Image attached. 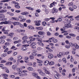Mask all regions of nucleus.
I'll use <instances>...</instances> for the list:
<instances>
[{"label": "nucleus", "instance_id": "f257e3e1", "mask_svg": "<svg viewBox=\"0 0 79 79\" xmlns=\"http://www.w3.org/2000/svg\"><path fill=\"white\" fill-rule=\"evenodd\" d=\"M28 46H29V45H27V44H24L22 45V47L21 48V50H23V51H24L25 50H26L27 49L25 47H28Z\"/></svg>", "mask_w": 79, "mask_h": 79}, {"label": "nucleus", "instance_id": "f03ea898", "mask_svg": "<svg viewBox=\"0 0 79 79\" xmlns=\"http://www.w3.org/2000/svg\"><path fill=\"white\" fill-rule=\"evenodd\" d=\"M19 18H20V19H21L22 20H20V21L21 22H24L25 21H26V19H24V16H19L18 17Z\"/></svg>", "mask_w": 79, "mask_h": 79}, {"label": "nucleus", "instance_id": "7ed1b4c3", "mask_svg": "<svg viewBox=\"0 0 79 79\" xmlns=\"http://www.w3.org/2000/svg\"><path fill=\"white\" fill-rule=\"evenodd\" d=\"M19 76H21V77H23V76H26L27 75V73H23V72H20L19 73Z\"/></svg>", "mask_w": 79, "mask_h": 79}, {"label": "nucleus", "instance_id": "20e7f679", "mask_svg": "<svg viewBox=\"0 0 79 79\" xmlns=\"http://www.w3.org/2000/svg\"><path fill=\"white\" fill-rule=\"evenodd\" d=\"M71 27V24L69 23L68 24H65L64 26L63 27L64 29H66L67 27Z\"/></svg>", "mask_w": 79, "mask_h": 79}, {"label": "nucleus", "instance_id": "39448f33", "mask_svg": "<svg viewBox=\"0 0 79 79\" xmlns=\"http://www.w3.org/2000/svg\"><path fill=\"white\" fill-rule=\"evenodd\" d=\"M13 3H15V6L16 8H20V6L19 5V3L18 2L15 3V2H13Z\"/></svg>", "mask_w": 79, "mask_h": 79}, {"label": "nucleus", "instance_id": "423d86ee", "mask_svg": "<svg viewBox=\"0 0 79 79\" xmlns=\"http://www.w3.org/2000/svg\"><path fill=\"white\" fill-rule=\"evenodd\" d=\"M10 24V22L6 21L3 22H1L0 23V24Z\"/></svg>", "mask_w": 79, "mask_h": 79}, {"label": "nucleus", "instance_id": "0eeeda50", "mask_svg": "<svg viewBox=\"0 0 79 79\" xmlns=\"http://www.w3.org/2000/svg\"><path fill=\"white\" fill-rule=\"evenodd\" d=\"M21 15H29V12H24L21 13Z\"/></svg>", "mask_w": 79, "mask_h": 79}, {"label": "nucleus", "instance_id": "6e6552de", "mask_svg": "<svg viewBox=\"0 0 79 79\" xmlns=\"http://www.w3.org/2000/svg\"><path fill=\"white\" fill-rule=\"evenodd\" d=\"M32 51L33 52H34L32 54V55L34 56H35V53L37 52V51L35 49L33 50H32Z\"/></svg>", "mask_w": 79, "mask_h": 79}, {"label": "nucleus", "instance_id": "1a4fd4ad", "mask_svg": "<svg viewBox=\"0 0 79 79\" xmlns=\"http://www.w3.org/2000/svg\"><path fill=\"white\" fill-rule=\"evenodd\" d=\"M58 10L56 9L53 10H52V13L54 14L55 13H58Z\"/></svg>", "mask_w": 79, "mask_h": 79}, {"label": "nucleus", "instance_id": "9d476101", "mask_svg": "<svg viewBox=\"0 0 79 79\" xmlns=\"http://www.w3.org/2000/svg\"><path fill=\"white\" fill-rule=\"evenodd\" d=\"M38 34L40 35H44L45 34V33L44 32V31H39L38 32Z\"/></svg>", "mask_w": 79, "mask_h": 79}, {"label": "nucleus", "instance_id": "9b49d317", "mask_svg": "<svg viewBox=\"0 0 79 79\" xmlns=\"http://www.w3.org/2000/svg\"><path fill=\"white\" fill-rule=\"evenodd\" d=\"M50 19H52V21H51V23H55V20H54L55 19V18L52 17V18H50Z\"/></svg>", "mask_w": 79, "mask_h": 79}, {"label": "nucleus", "instance_id": "f8f14e48", "mask_svg": "<svg viewBox=\"0 0 79 79\" xmlns=\"http://www.w3.org/2000/svg\"><path fill=\"white\" fill-rule=\"evenodd\" d=\"M48 64H49V61L48 60H47L46 61L44 62V64L46 66H47V65Z\"/></svg>", "mask_w": 79, "mask_h": 79}, {"label": "nucleus", "instance_id": "ddd939ff", "mask_svg": "<svg viewBox=\"0 0 79 79\" xmlns=\"http://www.w3.org/2000/svg\"><path fill=\"white\" fill-rule=\"evenodd\" d=\"M27 69L29 71H33V70H34V69H33V68H32L31 67H29L27 68Z\"/></svg>", "mask_w": 79, "mask_h": 79}, {"label": "nucleus", "instance_id": "4468645a", "mask_svg": "<svg viewBox=\"0 0 79 79\" xmlns=\"http://www.w3.org/2000/svg\"><path fill=\"white\" fill-rule=\"evenodd\" d=\"M52 40L53 42H54V43H56V42H58V40H57L54 38H53V39H52Z\"/></svg>", "mask_w": 79, "mask_h": 79}, {"label": "nucleus", "instance_id": "2eb2a0df", "mask_svg": "<svg viewBox=\"0 0 79 79\" xmlns=\"http://www.w3.org/2000/svg\"><path fill=\"white\" fill-rule=\"evenodd\" d=\"M16 67H17V65H14L12 66V68L13 69H16Z\"/></svg>", "mask_w": 79, "mask_h": 79}, {"label": "nucleus", "instance_id": "dca6fc26", "mask_svg": "<svg viewBox=\"0 0 79 79\" xmlns=\"http://www.w3.org/2000/svg\"><path fill=\"white\" fill-rule=\"evenodd\" d=\"M54 77L56 78V79H60V77L58 76V74L55 75Z\"/></svg>", "mask_w": 79, "mask_h": 79}, {"label": "nucleus", "instance_id": "f3484780", "mask_svg": "<svg viewBox=\"0 0 79 79\" xmlns=\"http://www.w3.org/2000/svg\"><path fill=\"white\" fill-rule=\"evenodd\" d=\"M36 29H38V30H40V31H42L43 29V27H36Z\"/></svg>", "mask_w": 79, "mask_h": 79}, {"label": "nucleus", "instance_id": "a211bd4d", "mask_svg": "<svg viewBox=\"0 0 79 79\" xmlns=\"http://www.w3.org/2000/svg\"><path fill=\"white\" fill-rule=\"evenodd\" d=\"M37 62L38 63H43V61H42L40 60H39L38 59H37Z\"/></svg>", "mask_w": 79, "mask_h": 79}, {"label": "nucleus", "instance_id": "6ab92c4d", "mask_svg": "<svg viewBox=\"0 0 79 79\" xmlns=\"http://www.w3.org/2000/svg\"><path fill=\"white\" fill-rule=\"evenodd\" d=\"M54 64H55V63L54 62L51 61L49 62V65H53Z\"/></svg>", "mask_w": 79, "mask_h": 79}, {"label": "nucleus", "instance_id": "aec40b11", "mask_svg": "<svg viewBox=\"0 0 79 79\" xmlns=\"http://www.w3.org/2000/svg\"><path fill=\"white\" fill-rule=\"evenodd\" d=\"M75 48H76L78 49L79 48V46L78 45H77V44H75Z\"/></svg>", "mask_w": 79, "mask_h": 79}, {"label": "nucleus", "instance_id": "412c9836", "mask_svg": "<svg viewBox=\"0 0 79 79\" xmlns=\"http://www.w3.org/2000/svg\"><path fill=\"white\" fill-rule=\"evenodd\" d=\"M28 38H29L28 37H27V36H24L22 38V40H25V39L26 40H27V39Z\"/></svg>", "mask_w": 79, "mask_h": 79}, {"label": "nucleus", "instance_id": "4be33fe9", "mask_svg": "<svg viewBox=\"0 0 79 79\" xmlns=\"http://www.w3.org/2000/svg\"><path fill=\"white\" fill-rule=\"evenodd\" d=\"M38 44L39 45H40V46H44V44L42 43L41 42H38Z\"/></svg>", "mask_w": 79, "mask_h": 79}, {"label": "nucleus", "instance_id": "5701e85b", "mask_svg": "<svg viewBox=\"0 0 79 79\" xmlns=\"http://www.w3.org/2000/svg\"><path fill=\"white\" fill-rule=\"evenodd\" d=\"M36 44L37 43L35 42H34L33 43H32L30 45H31V46H35Z\"/></svg>", "mask_w": 79, "mask_h": 79}, {"label": "nucleus", "instance_id": "b1692460", "mask_svg": "<svg viewBox=\"0 0 79 79\" xmlns=\"http://www.w3.org/2000/svg\"><path fill=\"white\" fill-rule=\"evenodd\" d=\"M5 28H6L5 27H4L2 28V32H7V30H5Z\"/></svg>", "mask_w": 79, "mask_h": 79}, {"label": "nucleus", "instance_id": "393cba45", "mask_svg": "<svg viewBox=\"0 0 79 79\" xmlns=\"http://www.w3.org/2000/svg\"><path fill=\"white\" fill-rule=\"evenodd\" d=\"M18 59L19 60H22L23 59V57L21 56H19L17 57Z\"/></svg>", "mask_w": 79, "mask_h": 79}, {"label": "nucleus", "instance_id": "a878e982", "mask_svg": "<svg viewBox=\"0 0 79 79\" xmlns=\"http://www.w3.org/2000/svg\"><path fill=\"white\" fill-rule=\"evenodd\" d=\"M26 8L27 9H28V10H34V9L33 8H32L30 7H26Z\"/></svg>", "mask_w": 79, "mask_h": 79}, {"label": "nucleus", "instance_id": "bb28decb", "mask_svg": "<svg viewBox=\"0 0 79 79\" xmlns=\"http://www.w3.org/2000/svg\"><path fill=\"white\" fill-rule=\"evenodd\" d=\"M53 58V55H49L48 56V58Z\"/></svg>", "mask_w": 79, "mask_h": 79}, {"label": "nucleus", "instance_id": "cd10ccee", "mask_svg": "<svg viewBox=\"0 0 79 79\" xmlns=\"http://www.w3.org/2000/svg\"><path fill=\"white\" fill-rule=\"evenodd\" d=\"M47 34L48 36H50V35H52V34H51V33H50L49 31L47 32Z\"/></svg>", "mask_w": 79, "mask_h": 79}, {"label": "nucleus", "instance_id": "c85d7f7f", "mask_svg": "<svg viewBox=\"0 0 79 79\" xmlns=\"http://www.w3.org/2000/svg\"><path fill=\"white\" fill-rule=\"evenodd\" d=\"M55 3V2H53L51 4L49 5V7L50 8H52V7L53 6V5H54V3Z\"/></svg>", "mask_w": 79, "mask_h": 79}, {"label": "nucleus", "instance_id": "c756f323", "mask_svg": "<svg viewBox=\"0 0 79 79\" xmlns=\"http://www.w3.org/2000/svg\"><path fill=\"white\" fill-rule=\"evenodd\" d=\"M4 43H5V40H2L0 41V44H2Z\"/></svg>", "mask_w": 79, "mask_h": 79}, {"label": "nucleus", "instance_id": "7c9ffc66", "mask_svg": "<svg viewBox=\"0 0 79 79\" xmlns=\"http://www.w3.org/2000/svg\"><path fill=\"white\" fill-rule=\"evenodd\" d=\"M5 45L8 46L10 45V43L7 42L5 43Z\"/></svg>", "mask_w": 79, "mask_h": 79}, {"label": "nucleus", "instance_id": "2f4dec72", "mask_svg": "<svg viewBox=\"0 0 79 79\" xmlns=\"http://www.w3.org/2000/svg\"><path fill=\"white\" fill-rule=\"evenodd\" d=\"M6 56V53H4L2 55H1L2 57H5V56Z\"/></svg>", "mask_w": 79, "mask_h": 79}, {"label": "nucleus", "instance_id": "473e14b6", "mask_svg": "<svg viewBox=\"0 0 79 79\" xmlns=\"http://www.w3.org/2000/svg\"><path fill=\"white\" fill-rule=\"evenodd\" d=\"M57 21H63V20L61 18V17H60L59 19H58Z\"/></svg>", "mask_w": 79, "mask_h": 79}, {"label": "nucleus", "instance_id": "72a5a7b5", "mask_svg": "<svg viewBox=\"0 0 79 79\" xmlns=\"http://www.w3.org/2000/svg\"><path fill=\"white\" fill-rule=\"evenodd\" d=\"M12 63L10 62H8L6 64V65H11Z\"/></svg>", "mask_w": 79, "mask_h": 79}, {"label": "nucleus", "instance_id": "f704fd0d", "mask_svg": "<svg viewBox=\"0 0 79 79\" xmlns=\"http://www.w3.org/2000/svg\"><path fill=\"white\" fill-rule=\"evenodd\" d=\"M69 45L70 46H75V44H74L72 43H69Z\"/></svg>", "mask_w": 79, "mask_h": 79}, {"label": "nucleus", "instance_id": "c9c22d12", "mask_svg": "<svg viewBox=\"0 0 79 79\" xmlns=\"http://www.w3.org/2000/svg\"><path fill=\"white\" fill-rule=\"evenodd\" d=\"M30 40L31 42H32V41H34V40H35V38H32L31 39H30Z\"/></svg>", "mask_w": 79, "mask_h": 79}, {"label": "nucleus", "instance_id": "e433bc0d", "mask_svg": "<svg viewBox=\"0 0 79 79\" xmlns=\"http://www.w3.org/2000/svg\"><path fill=\"white\" fill-rule=\"evenodd\" d=\"M69 35H70V36H72V37H75L76 35L73 34H69Z\"/></svg>", "mask_w": 79, "mask_h": 79}, {"label": "nucleus", "instance_id": "4c0bfd02", "mask_svg": "<svg viewBox=\"0 0 79 79\" xmlns=\"http://www.w3.org/2000/svg\"><path fill=\"white\" fill-rule=\"evenodd\" d=\"M2 76H5L4 77H8V75L7 74H1Z\"/></svg>", "mask_w": 79, "mask_h": 79}, {"label": "nucleus", "instance_id": "58836bf2", "mask_svg": "<svg viewBox=\"0 0 79 79\" xmlns=\"http://www.w3.org/2000/svg\"><path fill=\"white\" fill-rule=\"evenodd\" d=\"M45 12L46 14H48V10L46 9H45Z\"/></svg>", "mask_w": 79, "mask_h": 79}, {"label": "nucleus", "instance_id": "ea45409f", "mask_svg": "<svg viewBox=\"0 0 79 79\" xmlns=\"http://www.w3.org/2000/svg\"><path fill=\"white\" fill-rule=\"evenodd\" d=\"M10 77L11 78H15V76L14 75H11L10 76Z\"/></svg>", "mask_w": 79, "mask_h": 79}, {"label": "nucleus", "instance_id": "a19ab883", "mask_svg": "<svg viewBox=\"0 0 79 79\" xmlns=\"http://www.w3.org/2000/svg\"><path fill=\"white\" fill-rule=\"evenodd\" d=\"M73 2H70L69 4V6H73Z\"/></svg>", "mask_w": 79, "mask_h": 79}, {"label": "nucleus", "instance_id": "79ce46f5", "mask_svg": "<svg viewBox=\"0 0 79 79\" xmlns=\"http://www.w3.org/2000/svg\"><path fill=\"white\" fill-rule=\"evenodd\" d=\"M45 73H46V74H50V72L47 70L46 71H44Z\"/></svg>", "mask_w": 79, "mask_h": 79}, {"label": "nucleus", "instance_id": "37998d69", "mask_svg": "<svg viewBox=\"0 0 79 79\" xmlns=\"http://www.w3.org/2000/svg\"><path fill=\"white\" fill-rule=\"evenodd\" d=\"M5 38V36H2L0 38V39H4Z\"/></svg>", "mask_w": 79, "mask_h": 79}, {"label": "nucleus", "instance_id": "c03bdc74", "mask_svg": "<svg viewBox=\"0 0 79 79\" xmlns=\"http://www.w3.org/2000/svg\"><path fill=\"white\" fill-rule=\"evenodd\" d=\"M34 37H40V36L39 35H34Z\"/></svg>", "mask_w": 79, "mask_h": 79}, {"label": "nucleus", "instance_id": "a18cd8bd", "mask_svg": "<svg viewBox=\"0 0 79 79\" xmlns=\"http://www.w3.org/2000/svg\"><path fill=\"white\" fill-rule=\"evenodd\" d=\"M60 55L61 56H64V54L63 53V52H60L59 53Z\"/></svg>", "mask_w": 79, "mask_h": 79}, {"label": "nucleus", "instance_id": "49530a36", "mask_svg": "<svg viewBox=\"0 0 79 79\" xmlns=\"http://www.w3.org/2000/svg\"><path fill=\"white\" fill-rule=\"evenodd\" d=\"M31 22V20L29 19V20H26V22L28 23H30Z\"/></svg>", "mask_w": 79, "mask_h": 79}, {"label": "nucleus", "instance_id": "de8ad7c7", "mask_svg": "<svg viewBox=\"0 0 79 79\" xmlns=\"http://www.w3.org/2000/svg\"><path fill=\"white\" fill-rule=\"evenodd\" d=\"M65 47V48H70V46H68V45H66Z\"/></svg>", "mask_w": 79, "mask_h": 79}, {"label": "nucleus", "instance_id": "09e8293b", "mask_svg": "<svg viewBox=\"0 0 79 79\" xmlns=\"http://www.w3.org/2000/svg\"><path fill=\"white\" fill-rule=\"evenodd\" d=\"M23 72H22V73H23V74H26V73H27V70H23Z\"/></svg>", "mask_w": 79, "mask_h": 79}, {"label": "nucleus", "instance_id": "8fccbe9b", "mask_svg": "<svg viewBox=\"0 0 79 79\" xmlns=\"http://www.w3.org/2000/svg\"><path fill=\"white\" fill-rule=\"evenodd\" d=\"M5 71L6 72V73H10L9 70H8V69H5Z\"/></svg>", "mask_w": 79, "mask_h": 79}, {"label": "nucleus", "instance_id": "3c124183", "mask_svg": "<svg viewBox=\"0 0 79 79\" xmlns=\"http://www.w3.org/2000/svg\"><path fill=\"white\" fill-rule=\"evenodd\" d=\"M72 7L73 8H74V9H76L77 8V6L75 5H73Z\"/></svg>", "mask_w": 79, "mask_h": 79}, {"label": "nucleus", "instance_id": "603ef678", "mask_svg": "<svg viewBox=\"0 0 79 79\" xmlns=\"http://www.w3.org/2000/svg\"><path fill=\"white\" fill-rule=\"evenodd\" d=\"M63 60L65 63H66V59L65 58H63Z\"/></svg>", "mask_w": 79, "mask_h": 79}, {"label": "nucleus", "instance_id": "864d4df0", "mask_svg": "<svg viewBox=\"0 0 79 79\" xmlns=\"http://www.w3.org/2000/svg\"><path fill=\"white\" fill-rule=\"evenodd\" d=\"M30 58L31 60H32V59H34V57H33L31 55L30 56Z\"/></svg>", "mask_w": 79, "mask_h": 79}, {"label": "nucleus", "instance_id": "5fc2aeb1", "mask_svg": "<svg viewBox=\"0 0 79 79\" xmlns=\"http://www.w3.org/2000/svg\"><path fill=\"white\" fill-rule=\"evenodd\" d=\"M42 24L43 26H45V24H47V23L45 22H43Z\"/></svg>", "mask_w": 79, "mask_h": 79}, {"label": "nucleus", "instance_id": "6e6d98bb", "mask_svg": "<svg viewBox=\"0 0 79 79\" xmlns=\"http://www.w3.org/2000/svg\"><path fill=\"white\" fill-rule=\"evenodd\" d=\"M21 24V23L19 22H16V25H20Z\"/></svg>", "mask_w": 79, "mask_h": 79}, {"label": "nucleus", "instance_id": "4d7b16f0", "mask_svg": "<svg viewBox=\"0 0 79 79\" xmlns=\"http://www.w3.org/2000/svg\"><path fill=\"white\" fill-rule=\"evenodd\" d=\"M9 61H12V60H13V58L11 57L9 59Z\"/></svg>", "mask_w": 79, "mask_h": 79}, {"label": "nucleus", "instance_id": "13d9d810", "mask_svg": "<svg viewBox=\"0 0 79 79\" xmlns=\"http://www.w3.org/2000/svg\"><path fill=\"white\" fill-rule=\"evenodd\" d=\"M66 23H68V24H70L71 23V22L70 20H68V21Z\"/></svg>", "mask_w": 79, "mask_h": 79}, {"label": "nucleus", "instance_id": "bf43d9fd", "mask_svg": "<svg viewBox=\"0 0 79 79\" xmlns=\"http://www.w3.org/2000/svg\"><path fill=\"white\" fill-rule=\"evenodd\" d=\"M21 69H20V68H18L17 69V71H19V72H20V71H21Z\"/></svg>", "mask_w": 79, "mask_h": 79}, {"label": "nucleus", "instance_id": "052dcab7", "mask_svg": "<svg viewBox=\"0 0 79 79\" xmlns=\"http://www.w3.org/2000/svg\"><path fill=\"white\" fill-rule=\"evenodd\" d=\"M31 48L33 49H35V48H36V46H31Z\"/></svg>", "mask_w": 79, "mask_h": 79}, {"label": "nucleus", "instance_id": "680f3d73", "mask_svg": "<svg viewBox=\"0 0 79 79\" xmlns=\"http://www.w3.org/2000/svg\"><path fill=\"white\" fill-rule=\"evenodd\" d=\"M35 16H39V14L37 13H36V12L35 13Z\"/></svg>", "mask_w": 79, "mask_h": 79}, {"label": "nucleus", "instance_id": "e2e57ef3", "mask_svg": "<svg viewBox=\"0 0 79 79\" xmlns=\"http://www.w3.org/2000/svg\"><path fill=\"white\" fill-rule=\"evenodd\" d=\"M69 9L70 10V11H73L74 10V9L72 8L69 7Z\"/></svg>", "mask_w": 79, "mask_h": 79}, {"label": "nucleus", "instance_id": "0e129e2a", "mask_svg": "<svg viewBox=\"0 0 79 79\" xmlns=\"http://www.w3.org/2000/svg\"><path fill=\"white\" fill-rule=\"evenodd\" d=\"M26 42H27V40H23V44H26Z\"/></svg>", "mask_w": 79, "mask_h": 79}, {"label": "nucleus", "instance_id": "69168bd1", "mask_svg": "<svg viewBox=\"0 0 79 79\" xmlns=\"http://www.w3.org/2000/svg\"><path fill=\"white\" fill-rule=\"evenodd\" d=\"M36 12H37V13H40V9L36 10Z\"/></svg>", "mask_w": 79, "mask_h": 79}, {"label": "nucleus", "instance_id": "338daca9", "mask_svg": "<svg viewBox=\"0 0 79 79\" xmlns=\"http://www.w3.org/2000/svg\"><path fill=\"white\" fill-rule=\"evenodd\" d=\"M8 50V48H7L6 49L4 50V52H7Z\"/></svg>", "mask_w": 79, "mask_h": 79}, {"label": "nucleus", "instance_id": "774afa93", "mask_svg": "<svg viewBox=\"0 0 79 79\" xmlns=\"http://www.w3.org/2000/svg\"><path fill=\"white\" fill-rule=\"evenodd\" d=\"M14 44H17V43H19V41H16L14 42Z\"/></svg>", "mask_w": 79, "mask_h": 79}]
</instances>
